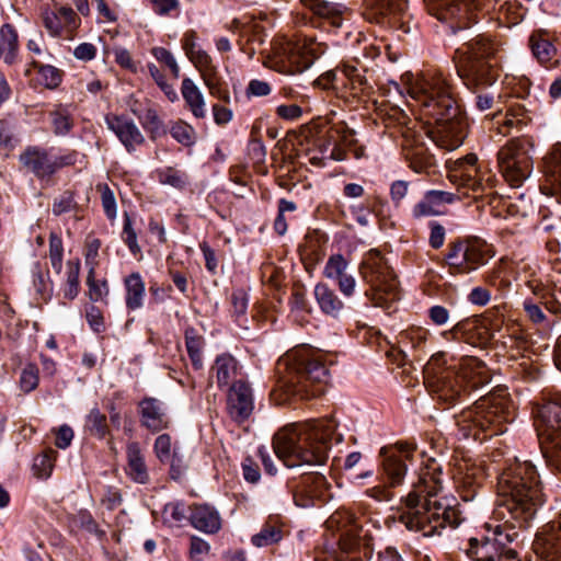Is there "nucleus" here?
Returning <instances> with one entry per match:
<instances>
[{
  "mask_svg": "<svg viewBox=\"0 0 561 561\" xmlns=\"http://www.w3.org/2000/svg\"><path fill=\"white\" fill-rule=\"evenodd\" d=\"M500 502L494 511L502 524H488V535L471 538L466 553L472 561H517V553L508 548L523 527L533 518L541 503L540 481L536 467L515 459L497 478Z\"/></svg>",
  "mask_w": 561,
  "mask_h": 561,
  "instance_id": "obj_1",
  "label": "nucleus"
},
{
  "mask_svg": "<svg viewBox=\"0 0 561 561\" xmlns=\"http://www.w3.org/2000/svg\"><path fill=\"white\" fill-rule=\"evenodd\" d=\"M440 467L431 460L420 473V479L407 496H401L404 510L401 520L408 529L421 533L424 537L439 535L446 526L456 527L460 523L456 500L436 499L442 490Z\"/></svg>",
  "mask_w": 561,
  "mask_h": 561,
  "instance_id": "obj_2",
  "label": "nucleus"
},
{
  "mask_svg": "<svg viewBox=\"0 0 561 561\" xmlns=\"http://www.w3.org/2000/svg\"><path fill=\"white\" fill-rule=\"evenodd\" d=\"M408 93L436 124L437 138L433 141L450 150L462 144L466 123L442 75L428 72L414 79L408 85Z\"/></svg>",
  "mask_w": 561,
  "mask_h": 561,
  "instance_id": "obj_3",
  "label": "nucleus"
},
{
  "mask_svg": "<svg viewBox=\"0 0 561 561\" xmlns=\"http://www.w3.org/2000/svg\"><path fill=\"white\" fill-rule=\"evenodd\" d=\"M335 427L333 419L286 425L274 435V453L288 468L305 463L323 465L332 442H342V435L335 433Z\"/></svg>",
  "mask_w": 561,
  "mask_h": 561,
  "instance_id": "obj_4",
  "label": "nucleus"
},
{
  "mask_svg": "<svg viewBox=\"0 0 561 561\" xmlns=\"http://www.w3.org/2000/svg\"><path fill=\"white\" fill-rule=\"evenodd\" d=\"M497 51V44L485 35H478L456 50L458 76L474 95V106L480 112L501 110V93L494 88L499 71L493 59Z\"/></svg>",
  "mask_w": 561,
  "mask_h": 561,
  "instance_id": "obj_5",
  "label": "nucleus"
},
{
  "mask_svg": "<svg viewBox=\"0 0 561 561\" xmlns=\"http://www.w3.org/2000/svg\"><path fill=\"white\" fill-rule=\"evenodd\" d=\"M425 383L438 402L451 407L470 389L489 382L485 366L473 357L449 362L446 354L433 355L424 368Z\"/></svg>",
  "mask_w": 561,
  "mask_h": 561,
  "instance_id": "obj_6",
  "label": "nucleus"
},
{
  "mask_svg": "<svg viewBox=\"0 0 561 561\" xmlns=\"http://www.w3.org/2000/svg\"><path fill=\"white\" fill-rule=\"evenodd\" d=\"M514 419V407L506 390L480 398L455 416L458 435L465 439L483 440L502 434Z\"/></svg>",
  "mask_w": 561,
  "mask_h": 561,
  "instance_id": "obj_7",
  "label": "nucleus"
},
{
  "mask_svg": "<svg viewBox=\"0 0 561 561\" xmlns=\"http://www.w3.org/2000/svg\"><path fill=\"white\" fill-rule=\"evenodd\" d=\"M278 388L287 399L309 400L323 393L328 375L325 366L307 348L288 352L277 362Z\"/></svg>",
  "mask_w": 561,
  "mask_h": 561,
  "instance_id": "obj_8",
  "label": "nucleus"
},
{
  "mask_svg": "<svg viewBox=\"0 0 561 561\" xmlns=\"http://www.w3.org/2000/svg\"><path fill=\"white\" fill-rule=\"evenodd\" d=\"M415 449L414 445L408 443L381 447L379 451L381 483L367 489L365 494L378 502L392 501L394 499L392 489L403 483L408 471L407 461L412 460Z\"/></svg>",
  "mask_w": 561,
  "mask_h": 561,
  "instance_id": "obj_9",
  "label": "nucleus"
},
{
  "mask_svg": "<svg viewBox=\"0 0 561 561\" xmlns=\"http://www.w3.org/2000/svg\"><path fill=\"white\" fill-rule=\"evenodd\" d=\"M360 274L370 285L371 301L375 306L389 309L399 299L398 283L393 271L378 250H370L360 265Z\"/></svg>",
  "mask_w": 561,
  "mask_h": 561,
  "instance_id": "obj_10",
  "label": "nucleus"
},
{
  "mask_svg": "<svg viewBox=\"0 0 561 561\" xmlns=\"http://www.w3.org/2000/svg\"><path fill=\"white\" fill-rule=\"evenodd\" d=\"M536 428L547 465L561 473V396L537 409Z\"/></svg>",
  "mask_w": 561,
  "mask_h": 561,
  "instance_id": "obj_11",
  "label": "nucleus"
},
{
  "mask_svg": "<svg viewBox=\"0 0 561 561\" xmlns=\"http://www.w3.org/2000/svg\"><path fill=\"white\" fill-rule=\"evenodd\" d=\"M318 57L312 42L284 41L276 43L271 57V68L275 71L293 76L309 69Z\"/></svg>",
  "mask_w": 561,
  "mask_h": 561,
  "instance_id": "obj_12",
  "label": "nucleus"
},
{
  "mask_svg": "<svg viewBox=\"0 0 561 561\" xmlns=\"http://www.w3.org/2000/svg\"><path fill=\"white\" fill-rule=\"evenodd\" d=\"M492 255L483 240L472 238L449 243L445 261L453 274H469L485 264Z\"/></svg>",
  "mask_w": 561,
  "mask_h": 561,
  "instance_id": "obj_13",
  "label": "nucleus"
},
{
  "mask_svg": "<svg viewBox=\"0 0 561 561\" xmlns=\"http://www.w3.org/2000/svg\"><path fill=\"white\" fill-rule=\"evenodd\" d=\"M428 12L448 23L453 31L461 30L478 18V0H426Z\"/></svg>",
  "mask_w": 561,
  "mask_h": 561,
  "instance_id": "obj_14",
  "label": "nucleus"
},
{
  "mask_svg": "<svg viewBox=\"0 0 561 561\" xmlns=\"http://www.w3.org/2000/svg\"><path fill=\"white\" fill-rule=\"evenodd\" d=\"M499 164L506 181L519 186L530 174L531 160L524 140H511L499 151Z\"/></svg>",
  "mask_w": 561,
  "mask_h": 561,
  "instance_id": "obj_15",
  "label": "nucleus"
},
{
  "mask_svg": "<svg viewBox=\"0 0 561 561\" xmlns=\"http://www.w3.org/2000/svg\"><path fill=\"white\" fill-rule=\"evenodd\" d=\"M405 0H364L363 15L368 21L387 24L408 33L410 28L405 26Z\"/></svg>",
  "mask_w": 561,
  "mask_h": 561,
  "instance_id": "obj_16",
  "label": "nucleus"
},
{
  "mask_svg": "<svg viewBox=\"0 0 561 561\" xmlns=\"http://www.w3.org/2000/svg\"><path fill=\"white\" fill-rule=\"evenodd\" d=\"M253 409L254 403L250 386L241 380L233 382L227 398V411L230 417L241 424L250 417Z\"/></svg>",
  "mask_w": 561,
  "mask_h": 561,
  "instance_id": "obj_17",
  "label": "nucleus"
},
{
  "mask_svg": "<svg viewBox=\"0 0 561 561\" xmlns=\"http://www.w3.org/2000/svg\"><path fill=\"white\" fill-rule=\"evenodd\" d=\"M478 158L470 153L463 158L448 160L449 179L458 185L478 191L482 186Z\"/></svg>",
  "mask_w": 561,
  "mask_h": 561,
  "instance_id": "obj_18",
  "label": "nucleus"
},
{
  "mask_svg": "<svg viewBox=\"0 0 561 561\" xmlns=\"http://www.w3.org/2000/svg\"><path fill=\"white\" fill-rule=\"evenodd\" d=\"M105 123L107 128L116 135L129 153L136 151L146 141L145 136L135 122L124 115L107 114Z\"/></svg>",
  "mask_w": 561,
  "mask_h": 561,
  "instance_id": "obj_19",
  "label": "nucleus"
},
{
  "mask_svg": "<svg viewBox=\"0 0 561 561\" xmlns=\"http://www.w3.org/2000/svg\"><path fill=\"white\" fill-rule=\"evenodd\" d=\"M534 550L543 561H561V515L537 534Z\"/></svg>",
  "mask_w": 561,
  "mask_h": 561,
  "instance_id": "obj_20",
  "label": "nucleus"
},
{
  "mask_svg": "<svg viewBox=\"0 0 561 561\" xmlns=\"http://www.w3.org/2000/svg\"><path fill=\"white\" fill-rule=\"evenodd\" d=\"M43 23L51 36L70 37L78 28L80 19L71 8L59 7L56 10L45 11Z\"/></svg>",
  "mask_w": 561,
  "mask_h": 561,
  "instance_id": "obj_21",
  "label": "nucleus"
},
{
  "mask_svg": "<svg viewBox=\"0 0 561 561\" xmlns=\"http://www.w3.org/2000/svg\"><path fill=\"white\" fill-rule=\"evenodd\" d=\"M351 81V72L348 67L344 65L342 68L329 70L317 79V83L324 89H333L336 94L339 103L336 106L341 112L350 110V95L348 83Z\"/></svg>",
  "mask_w": 561,
  "mask_h": 561,
  "instance_id": "obj_22",
  "label": "nucleus"
},
{
  "mask_svg": "<svg viewBox=\"0 0 561 561\" xmlns=\"http://www.w3.org/2000/svg\"><path fill=\"white\" fill-rule=\"evenodd\" d=\"M188 510V522L198 531L215 535L221 529L222 518L214 506L209 504H193Z\"/></svg>",
  "mask_w": 561,
  "mask_h": 561,
  "instance_id": "obj_23",
  "label": "nucleus"
},
{
  "mask_svg": "<svg viewBox=\"0 0 561 561\" xmlns=\"http://www.w3.org/2000/svg\"><path fill=\"white\" fill-rule=\"evenodd\" d=\"M140 423L144 427L156 433L169 426L164 404L152 397H146L139 402Z\"/></svg>",
  "mask_w": 561,
  "mask_h": 561,
  "instance_id": "obj_24",
  "label": "nucleus"
},
{
  "mask_svg": "<svg viewBox=\"0 0 561 561\" xmlns=\"http://www.w3.org/2000/svg\"><path fill=\"white\" fill-rule=\"evenodd\" d=\"M483 478L484 473L482 469L476 465L465 463L458 467L454 479L456 488L463 501L469 502L476 497Z\"/></svg>",
  "mask_w": 561,
  "mask_h": 561,
  "instance_id": "obj_25",
  "label": "nucleus"
},
{
  "mask_svg": "<svg viewBox=\"0 0 561 561\" xmlns=\"http://www.w3.org/2000/svg\"><path fill=\"white\" fill-rule=\"evenodd\" d=\"M403 149L409 167L416 173L428 172L435 164L434 156L421 137L407 139Z\"/></svg>",
  "mask_w": 561,
  "mask_h": 561,
  "instance_id": "obj_26",
  "label": "nucleus"
},
{
  "mask_svg": "<svg viewBox=\"0 0 561 561\" xmlns=\"http://www.w3.org/2000/svg\"><path fill=\"white\" fill-rule=\"evenodd\" d=\"M20 160L25 168L39 179L49 178L54 174L53 156L44 149L27 148L21 154Z\"/></svg>",
  "mask_w": 561,
  "mask_h": 561,
  "instance_id": "obj_27",
  "label": "nucleus"
},
{
  "mask_svg": "<svg viewBox=\"0 0 561 561\" xmlns=\"http://www.w3.org/2000/svg\"><path fill=\"white\" fill-rule=\"evenodd\" d=\"M327 480L320 473H309L301 477L294 499L297 505L308 506L311 500L322 496Z\"/></svg>",
  "mask_w": 561,
  "mask_h": 561,
  "instance_id": "obj_28",
  "label": "nucleus"
},
{
  "mask_svg": "<svg viewBox=\"0 0 561 561\" xmlns=\"http://www.w3.org/2000/svg\"><path fill=\"white\" fill-rule=\"evenodd\" d=\"M455 195L445 191H428L424 197L413 207L414 217H427L442 214V207L451 204Z\"/></svg>",
  "mask_w": 561,
  "mask_h": 561,
  "instance_id": "obj_29",
  "label": "nucleus"
},
{
  "mask_svg": "<svg viewBox=\"0 0 561 561\" xmlns=\"http://www.w3.org/2000/svg\"><path fill=\"white\" fill-rule=\"evenodd\" d=\"M20 60L19 33L11 23L0 26V61L13 66Z\"/></svg>",
  "mask_w": 561,
  "mask_h": 561,
  "instance_id": "obj_30",
  "label": "nucleus"
},
{
  "mask_svg": "<svg viewBox=\"0 0 561 561\" xmlns=\"http://www.w3.org/2000/svg\"><path fill=\"white\" fill-rule=\"evenodd\" d=\"M130 112L139 119L144 129L149 134L150 139L156 140L165 134L163 121L158 111L150 104L142 107L138 102L130 105Z\"/></svg>",
  "mask_w": 561,
  "mask_h": 561,
  "instance_id": "obj_31",
  "label": "nucleus"
},
{
  "mask_svg": "<svg viewBox=\"0 0 561 561\" xmlns=\"http://www.w3.org/2000/svg\"><path fill=\"white\" fill-rule=\"evenodd\" d=\"M125 289V306L128 311H136L144 307L146 297V283L139 272H133L123 280Z\"/></svg>",
  "mask_w": 561,
  "mask_h": 561,
  "instance_id": "obj_32",
  "label": "nucleus"
},
{
  "mask_svg": "<svg viewBox=\"0 0 561 561\" xmlns=\"http://www.w3.org/2000/svg\"><path fill=\"white\" fill-rule=\"evenodd\" d=\"M127 469L129 478L136 483L145 484L149 481V473L139 443L131 442L127 445Z\"/></svg>",
  "mask_w": 561,
  "mask_h": 561,
  "instance_id": "obj_33",
  "label": "nucleus"
},
{
  "mask_svg": "<svg viewBox=\"0 0 561 561\" xmlns=\"http://www.w3.org/2000/svg\"><path fill=\"white\" fill-rule=\"evenodd\" d=\"M347 270L348 262L342 254L331 255L324 267V275L337 282L341 291L346 296L351 295V277Z\"/></svg>",
  "mask_w": 561,
  "mask_h": 561,
  "instance_id": "obj_34",
  "label": "nucleus"
},
{
  "mask_svg": "<svg viewBox=\"0 0 561 561\" xmlns=\"http://www.w3.org/2000/svg\"><path fill=\"white\" fill-rule=\"evenodd\" d=\"M181 93L194 117H206L207 111L204 95L192 79H183L181 85Z\"/></svg>",
  "mask_w": 561,
  "mask_h": 561,
  "instance_id": "obj_35",
  "label": "nucleus"
},
{
  "mask_svg": "<svg viewBox=\"0 0 561 561\" xmlns=\"http://www.w3.org/2000/svg\"><path fill=\"white\" fill-rule=\"evenodd\" d=\"M237 370V360L228 354L219 355L211 367L220 388L228 386L236 378Z\"/></svg>",
  "mask_w": 561,
  "mask_h": 561,
  "instance_id": "obj_36",
  "label": "nucleus"
},
{
  "mask_svg": "<svg viewBox=\"0 0 561 561\" xmlns=\"http://www.w3.org/2000/svg\"><path fill=\"white\" fill-rule=\"evenodd\" d=\"M316 299L323 312L332 317H337L343 309L342 301L332 289L324 284H318L314 287Z\"/></svg>",
  "mask_w": 561,
  "mask_h": 561,
  "instance_id": "obj_37",
  "label": "nucleus"
},
{
  "mask_svg": "<svg viewBox=\"0 0 561 561\" xmlns=\"http://www.w3.org/2000/svg\"><path fill=\"white\" fill-rule=\"evenodd\" d=\"M317 15L323 16L330 21V23L340 27L343 22V10L340 4L330 3L322 0H302Z\"/></svg>",
  "mask_w": 561,
  "mask_h": 561,
  "instance_id": "obj_38",
  "label": "nucleus"
},
{
  "mask_svg": "<svg viewBox=\"0 0 561 561\" xmlns=\"http://www.w3.org/2000/svg\"><path fill=\"white\" fill-rule=\"evenodd\" d=\"M185 346L195 369L203 367L202 351L204 347V339L193 328L185 330Z\"/></svg>",
  "mask_w": 561,
  "mask_h": 561,
  "instance_id": "obj_39",
  "label": "nucleus"
},
{
  "mask_svg": "<svg viewBox=\"0 0 561 561\" xmlns=\"http://www.w3.org/2000/svg\"><path fill=\"white\" fill-rule=\"evenodd\" d=\"M58 453L55 449H45L42 454L37 455L33 461V472L37 479H48L51 476Z\"/></svg>",
  "mask_w": 561,
  "mask_h": 561,
  "instance_id": "obj_40",
  "label": "nucleus"
},
{
  "mask_svg": "<svg viewBox=\"0 0 561 561\" xmlns=\"http://www.w3.org/2000/svg\"><path fill=\"white\" fill-rule=\"evenodd\" d=\"M534 56L541 62H549L556 54V48L542 33H535L529 38Z\"/></svg>",
  "mask_w": 561,
  "mask_h": 561,
  "instance_id": "obj_41",
  "label": "nucleus"
},
{
  "mask_svg": "<svg viewBox=\"0 0 561 561\" xmlns=\"http://www.w3.org/2000/svg\"><path fill=\"white\" fill-rule=\"evenodd\" d=\"M79 273L80 262L78 260L69 261L67 263V279L62 289L64 298L73 300L78 296L80 288Z\"/></svg>",
  "mask_w": 561,
  "mask_h": 561,
  "instance_id": "obj_42",
  "label": "nucleus"
},
{
  "mask_svg": "<svg viewBox=\"0 0 561 561\" xmlns=\"http://www.w3.org/2000/svg\"><path fill=\"white\" fill-rule=\"evenodd\" d=\"M85 430L98 438H104L108 432L106 416L98 408H93L85 419Z\"/></svg>",
  "mask_w": 561,
  "mask_h": 561,
  "instance_id": "obj_43",
  "label": "nucleus"
},
{
  "mask_svg": "<svg viewBox=\"0 0 561 561\" xmlns=\"http://www.w3.org/2000/svg\"><path fill=\"white\" fill-rule=\"evenodd\" d=\"M283 538V531L279 526L275 524H265L260 533L254 535L251 539L255 547H267L273 543L280 541Z\"/></svg>",
  "mask_w": 561,
  "mask_h": 561,
  "instance_id": "obj_44",
  "label": "nucleus"
},
{
  "mask_svg": "<svg viewBox=\"0 0 561 561\" xmlns=\"http://www.w3.org/2000/svg\"><path fill=\"white\" fill-rule=\"evenodd\" d=\"M188 512L190 510L184 502H170L163 508V520L170 525H181L183 522L188 520Z\"/></svg>",
  "mask_w": 561,
  "mask_h": 561,
  "instance_id": "obj_45",
  "label": "nucleus"
},
{
  "mask_svg": "<svg viewBox=\"0 0 561 561\" xmlns=\"http://www.w3.org/2000/svg\"><path fill=\"white\" fill-rule=\"evenodd\" d=\"M50 118L54 133L58 136L67 135L73 126L71 114L64 106H58L56 110H54L50 113Z\"/></svg>",
  "mask_w": 561,
  "mask_h": 561,
  "instance_id": "obj_46",
  "label": "nucleus"
},
{
  "mask_svg": "<svg viewBox=\"0 0 561 561\" xmlns=\"http://www.w3.org/2000/svg\"><path fill=\"white\" fill-rule=\"evenodd\" d=\"M188 59L201 72L203 80L218 73L217 67L213 64L211 57L203 49L196 50Z\"/></svg>",
  "mask_w": 561,
  "mask_h": 561,
  "instance_id": "obj_47",
  "label": "nucleus"
},
{
  "mask_svg": "<svg viewBox=\"0 0 561 561\" xmlns=\"http://www.w3.org/2000/svg\"><path fill=\"white\" fill-rule=\"evenodd\" d=\"M426 331L422 328H412L403 330L398 335V343L402 347V352L405 353L407 347L415 348L422 344L425 340Z\"/></svg>",
  "mask_w": 561,
  "mask_h": 561,
  "instance_id": "obj_48",
  "label": "nucleus"
},
{
  "mask_svg": "<svg viewBox=\"0 0 561 561\" xmlns=\"http://www.w3.org/2000/svg\"><path fill=\"white\" fill-rule=\"evenodd\" d=\"M88 295L91 301H103L108 295V286L105 279L96 280L95 271H89L87 276Z\"/></svg>",
  "mask_w": 561,
  "mask_h": 561,
  "instance_id": "obj_49",
  "label": "nucleus"
},
{
  "mask_svg": "<svg viewBox=\"0 0 561 561\" xmlns=\"http://www.w3.org/2000/svg\"><path fill=\"white\" fill-rule=\"evenodd\" d=\"M171 136L183 146H192L195 142V129L183 121L175 122L170 128Z\"/></svg>",
  "mask_w": 561,
  "mask_h": 561,
  "instance_id": "obj_50",
  "label": "nucleus"
},
{
  "mask_svg": "<svg viewBox=\"0 0 561 561\" xmlns=\"http://www.w3.org/2000/svg\"><path fill=\"white\" fill-rule=\"evenodd\" d=\"M32 65L37 68L38 75L46 88L55 89L59 85L61 82V73L56 67L39 65L36 60H33Z\"/></svg>",
  "mask_w": 561,
  "mask_h": 561,
  "instance_id": "obj_51",
  "label": "nucleus"
},
{
  "mask_svg": "<svg viewBox=\"0 0 561 561\" xmlns=\"http://www.w3.org/2000/svg\"><path fill=\"white\" fill-rule=\"evenodd\" d=\"M529 288L547 310L554 314L561 312V304L541 284L529 283Z\"/></svg>",
  "mask_w": 561,
  "mask_h": 561,
  "instance_id": "obj_52",
  "label": "nucleus"
},
{
  "mask_svg": "<svg viewBox=\"0 0 561 561\" xmlns=\"http://www.w3.org/2000/svg\"><path fill=\"white\" fill-rule=\"evenodd\" d=\"M546 175L556 190H561V151L553 153L547 159Z\"/></svg>",
  "mask_w": 561,
  "mask_h": 561,
  "instance_id": "obj_53",
  "label": "nucleus"
},
{
  "mask_svg": "<svg viewBox=\"0 0 561 561\" xmlns=\"http://www.w3.org/2000/svg\"><path fill=\"white\" fill-rule=\"evenodd\" d=\"M64 247L61 238L56 233L49 236V261L56 273H60L62 268Z\"/></svg>",
  "mask_w": 561,
  "mask_h": 561,
  "instance_id": "obj_54",
  "label": "nucleus"
},
{
  "mask_svg": "<svg viewBox=\"0 0 561 561\" xmlns=\"http://www.w3.org/2000/svg\"><path fill=\"white\" fill-rule=\"evenodd\" d=\"M151 54L159 62L165 65L170 69L175 79L180 77V67L170 50L164 47H153L151 49Z\"/></svg>",
  "mask_w": 561,
  "mask_h": 561,
  "instance_id": "obj_55",
  "label": "nucleus"
},
{
  "mask_svg": "<svg viewBox=\"0 0 561 561\" xmlns=\"http://www.w3.org/2000/svg\"><path fill=\"white\" fill-rule=\"evenodd\" d=\"M205 85L208 88L209 93L222 101L224 103H230L231 96L229 91L224 87L218 73L204 80Z\"/></svg>",
  "mask_w": 561,
  "mask_h": 561,
  "instance_id": "obj_56",
  "label": "nucleus"
},
{
  "mask_svg": "<svg viewBox=\"0 0 561 561\" xmlns=\"http://www.w3.org/2000/svg\"><path fill=\"white\" fill-rule=\"evenodd\" d=\"M77 207V202L75 201V196L72 192H64L60 194L53 204V213L56 216H60L66 213H70L75 210Z\"/></svg>",
  "mask_w": 561,
  "mask_h": 561,
  "instance_id": "obj_57",
  "label": "nucleus"
},
{
  "mask_svg": "<svg viewBox=\"0 0 561 561\" xmlns=\"http://www.w3.org/2000/svg\"><path fill=\"white\" fill-rule=\"evenodd\" d=\"M98 190L101 192V202L105 215L108 219H114L116 217V201L113 191L106 184H99Z\"/></svg>",
  "mask_w": 561,
  "mask_h": 561,
  "instance_id": "obj_58",
  "label": "nucleus"
},
{
  "mask_svg": "<svg viewBox=\"0 0 561 561\" xmlns=\"http://www.w3.org/2000/svg\"><path fill=\"white\" fill-rule=\"evenodd\" d=\"M122 238H123L124 242L126 243V245L128 247L129 251L134 255H137L141 252V249L137 241V233L134 230V228L131 226V220L127 214H125Z\"/></svg>",
  "mask_w": 561,
  "mask_h": 561,
  "instance_id": "obj_59",
  "label": "nucleus"
},
{
  "mask_svg": "<svg viewBox=\"0 0 561 561\" xmlns=\"http://www.w3.org/2000/svg\"><path fill=\"white\" fill-rule=\"evenodd\" d=\"M375 199H368L366 205L353 206V209L355 210L353 211V215H355V219L360 226H368L370 222L375 221Z\"/></svg>",
  "mask_w": 561,
  "mask_h": 561,
  "instance_id": "obj_60",
  "label": "nucleus"
},
{
  "mask_svg": "<svg viewBox=\"0 0 561 561\" xmlns=\"http://www.w3.org/2000/svg\"><path fill=\"white\" fill-rule=\"evenodd\" d=\"M159 180L163 184L182 188L186 184L185 173L173 168H167L159 173Z\"/></svg>",
  "mask_w": 561,
  "mask_h": 561,
  "instance_id": "obj_61",
  "label": "nucleus"
},
{
  "mask_svg": "<svg viewBox=\"0 0 561 561\" xmlns=\"http://www.w3.org/2000/svg\"><path fill=\"white\" fill-rule=\"evenodd\" d=\"M153 448L156 456L161 462H169L171 460L172 443L171 437L168 434L159 435L156 438Z\"/></svg>",
  "mask_w": 561,
  "mask_h": 561,
  "instance_id": "obj_62",
  "label": "nucleus"
},
{
  "mask_svg": "<svg viewBox=\"0 0 561 561\" xmlns=\"http://www.w3.org/2000/svg\"><path fill=\"white\" fill-rule=\"evenodd\" d=\"M20 386L24 392H31L38 386V371L33 365H27L21 373Z\"/></svg>",
  "mask_w": 561,
  "mask_h": 561,
  "instance_id": "obj_63",
  "label": "nucleus"
},
{
  "mask_svg": "<svg viewBox=\"0 0 561 561\" xmlns=\"http://www.w3.org/2000/svg\"><path fill=\"white\" fill-rule=\"evenodd\" d=\"M101 241L96 238L88 239L85 243V263L89 265V271H95L98 265L99 250Z\"/></svg>",
  "mask_w": 561,
  "mask_h": 561,
  "instance_id": "obj_64",
  "label": "nucleus"
}]
</instances>
